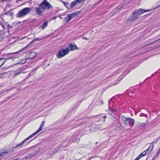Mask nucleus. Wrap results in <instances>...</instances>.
I'll return each instance as SVG.
<instances>
[{
  "mask_svg": "<svg viewBox=\"0 0 160 160\" xmlns=\"http://www.w3.org/2000/svg\"><path fill=\"white\" fill-rule=\"evenodd\" d=\"M31 9L29 8H26L19 11L16 16L17 18H21L27 15L30 12Z\"/></svg>",
  "mask_w": 160,
  "mask_h": 160,
  "instance_id": "nucleus-1",
  "label": "nucleus"
},
{
  "mask_svg": "<svg viewBox=\"0 0 160 160\" xmlns=\"http://www.w3.org/2000/svg\"><path fill=\"white\" fill-rule=\"evenodd\" d=\"M39 6L42 7L43 9H51L53 8L52 6L46 0H44L41 3L39 4Z\"/></svg>",
  "mask_w": 160,
  "mask_h": 160,
  "instance_id": "nucleus-2",
  "label": "nucleus"
},
{
  "mask_svg": "<svg viewBox=\"0 0 160 160\" xmlns=\"http://www.w3.org/2000/svg\"><path fill=\"white\" fill-rule=\"evenodd\" d=\"M69 53L68 48H67L66 49H61L58 53L57 54V57L58 58H60Z\"/></svg>",
  "mask_w": 160,
  "mask_h": 160,
  "instance_id": "nucleus-3",
  "label": "nucleus"
},
{
  "mask_svg": "<svg viewBox=\"0 0 160 160\" xmlns=\"http://www.w3.org/2000/svg\"><path fill=\"white\" fill-rule=\"evenodd\" d=\"M121 120L122 121H123L124 122H126V121L129 122V125L131 127H132L134 123V120L132 119L127 118L123 116H122L121 117Z\"/></svg>",
  "mask_w": 160,
  "mask_h": 160,
  "instance_id": "nucleus-4",
  "label": "nucleus"
},
{
  "mask_svg": "<svg viewBox=\"0 0 160 160\" xmlns=\"http://www.w3.org/2000/svg\"><path fill=\"white\" fill-rule=\"evenodd\" d=\"M40 40V39H39L38 38H37L35 39L34 40H33L30 42V43L29 44H28V45L26 46V47H25L24 48H22V49H20V50H19L17 52H13V53H8V54H6V56H9V55H10L11 54H15L17 53H18V52H21L23 51L26 48L28 47L29 46L30 44L33 43L34 41H36V40L39 41V40Z\"/></svg>",
  "mask_w": 160,
  "mask_h": 160,
  "instance_id": "nucleus-5",
  "label": "nucleus"
},
{
  "mask_svg": "<svg viewBox=\"0 0 160 160\" xmlns=\"http://www.w3.org/2000/svg\"><path fill=\"white\" fill-rule=\"evenodd\" d=\"M153 145L152 144H151L148 147V149L142 152L140 155H139L138 157H139V158L140 159L141 158L144 156L146 154L147 152L149 149H150V152H151L153 149Z\"/></svg>",
  "mask_w": 160,
  "mask_h": 160,
  "instance_id": "nucleus-6",
  "label": "nucleus"
},
{
  "mask_svg": "<svg viewBox=\"0 0 160 160\" xmlns=\"http://www.w3.org/2000/svg\"><path fill=\"white\" fill-rule=\"evenodd\" d=\"M151 10L150 9L144 10L142 9H139L138 10L135 12H134L136 13V15L138 16V17H139L142 13L146 12H149Z\"/></svg>",
  "mask_w": 160,
  "mask_h": 160,
  "instance_id": "nucleus-7",
  "label": "nucleus"
},
{
  "mask_svg": "<svg viewBox=\"0 0 160 160\" xmlns=\"http://www.w3.org/2000/svg\"><path fill=\"white\" fill-rule=\"evenodd\" d=\"M64 3L67 8H68V9H70L73 8L74 6L76 4L79 3L76 0L73 2H72L70 3V6H68L69 5L68 3H65V2H64Z\"/></svg>",
  "mask_w": 160,
  "mask_h": 160,
  "instance_id": "nucleus-8",
  "label": "nucleus"
},
{
  "mask_svg": "<svg viewBox=\"0 0 160 160\" xmlns=\"http://www.w3.org/2000/svg\"><path fill=\"white\" fill-rule=\"evenodd\" d=\"M36 10V12L40 16H42L43 15V13L45 11V9H43L42 7L39 6V7L35 8Z\"/></svg>",
  "mask_w": 160,
  "mask_h": 160,
  "instance_id": "nucleus-9",
  "label": "nucleus"
},
{
  "mask_svg": "<svg viewBox=\"0 0 160 160\" xmlns=\"http://www.w3.org/2000/svg\"><path fill=\"white\" fill-rule=\"evenodd\" d=\"M32 135H30L29 137H28V138H26L24 140H23V141L21 142L20 143L18 144L14 148H17L21 146H22L23 144L27 140L31 138L32 137Z\"/></svg>",
  "mask_w": 160,
  "mask_h": 160,
  "instance_id": "nucleus-10",
  "label": "nucleus"
},
{
  "mask_svg": "<svg viewBox=\"0 0 160 160\" xmlns=\"http://www.w3.org/2000/svg\"><path fill=\"white\" fill-rule=\"evenodd\" d=\"M80 13V11H78L76 12H75L71 14H68V16L69 17V18H70L71 20L76 17L77 16L79 15Z\"/></svg>",
  "mask_w": 160,
  "mask_h": 160,
  "instance_id": "nucleus-11",
  "label": "nucleus"
},
{
  "mask_svg": "<svg viewBox=\"0 0 160 160\" xmlns=\"http://www.w3.org/2000/svg\"><path fill=\"white\" fill-rule=\"evenodd\" d=\"M68 48V50L69 51H72L77 49V47L75 44H69L68 47L67 48Z\"/></svg>",
  "mask_w": 160,
  "mask_h": 160,
  "instance_id": "nucleus-12",
  "label": "nucleus"
},
{
  "mask_svg": "<svg viewBox=\"0 0 160 160\" xmlns=\"http://www.w3.org/2000/svg\"><path fill=\"white\" fill-rule=\"evenodd\" d=\"M45 122V121H43L42 122V123L41 125V126H40L39 128V129L35 133H33V134H32V136H34V135H36V134H37L38 133L40 132L42 130V128L44 126V125Z\"/></svg>",
  "mask_w": 160,
  "mask_h": 160,
  "instance_id": "nucleus-13",
  "label": "nucleus"
},
{
  "mask_svg": "<svg viewBox=\"0 0 160 160\" xmlns=\"http://www.w3.org/2000/svg\"><path fill=\"white\" fill-rule=\"evenodd\" d=\"M37 53L36 52H30L29 55V58H27L26 59H32L34 58L37 55Z\"/></svg>",
  "mask_w": 160,
  "mask_h": 160,
  "instance_id": "nucleus-14",
  "label": "nucleus"
},
{
  "mask_svg": "<svg viewBox=\"0 0 160 160\" xmlns=\"http://www.w3.org/2000/svg\"><path fill=\"white\" fill-rule=\"evenodd\" d=\"M138 17L136 15V13H133V16L128 19V20L130 22H132L136 19Z\"/></svg>",
  "mask_w": 160,
  "mask_h": 160,
  "instance_id": "nucleus-15",
  "label": "nucleus"
},
{
  "mask_svg": "<svg viewBox=\"0 0 160 160\" xmlns=\"http://www.w3.org/2000/svg\"><path fill=\"white\" fill-rule=\"evenodd\" d=\"M22 71V68H20L19 69L16 70L15 71V76H16L20 74Z\"/></svg>",
  "mask_w": 160,
  "mask_h": 160,
  "instance_id": "nucleus-16",
  "label": "nucleus"
},
{
  "mask_svg": "<svg viewBox=\"0 0 160 160\" xmlns=\"http://www.w3.org/2000/svg\"><path fill=\"white\" fill-rule=\"evenodd\" d=\"M146 124L144 123H138L137 124L138 127L140 129H142L143 128L145 127Z\"/></svg>",
  "mask_w": 160,
  "mask_h": 160,
  "instance_id": "nucleus-17",
  "label": "nucleus"
},
{
  "mask_svg": "<svg viewBox=\"0 0 160 160\" xmlns=\"http://www.w3.org/2000/svg\"><path fill=\"white\" fill-rule=\"evenodd\" d=\"M48 24V22L47 21L43 23V24L40 27V28L44 29L47 26Z\"/></svg>",
  "mask_w": 160,
  "mask_h": 160,
  "instance_id": "nucleus-18",
  "label": "nucleus"
},
{
  "mask_svg": "<svg viewBox=\"0 0 160 160\" xmlns=\"http://www.w3.org/2000/svg\"><path fill=\"white\" fill-rule=\"evenodd\" d=\"M6 62V59L3 58H0V67H1Z\"/></svg>",
  "mask_w": 160,
  "mask_h": 160,
  "instance_id": "nucleus-19",
  "label": "nucleus"
},
{
  "mask_svg": "<svg viewBox=\"0 0 160 160\" xmlns=\"http://www.w3.org/2000/svg\"><path fill=\"white\" fill-rule=\"evenodd\" d=\"M69 18V17L68 15L67 17H65L64 18V20L66 22V23H68L70 20H71L70 18Z\"/></svg>",
  "mask_w": 160,
  "mask_h": 160,
  "instance_id": "nucleus-20",
  "label": "nucleus"
},
{
  "mask_svg": "<svg viewBox=\"0 0 160 160\" xmlns=\"http://www.w3.org/2000/svg\"><path fill=\"white\" fill-rule=\"evenodd\" d=\"M3 21V19L2 18H0V24L2 26L3 28H5V27L2 25Z\"/></svg>",
  "mask_w": 160,
  "mask_h": 160,
  "instance_id": "nucleus-21",
  "label": "nucleus"
},
{
  "mask_svg": "<svg viewBox=\"0 0 160 160\" xmlns=\"http://www.w3.org/2000/svg\"><path fill=\"white\" fill-rule=\"evenodd\" d=\"M8 152H5L2 153L0 152V159H1L2 158L4 155L5 153H7Z\"/></svg>",
  "mask_w": 160,
  "mask_h": 160,
  "instance_id": "nucleus-22",
  "label": "nucleus"
},
{
  "mask_svg": "<svg viewBox=\"0 0 160 160\" xmlns=\"http://www.w3.org/2000/svg\"><path fill=\"white\" fill-rule=\"evenodd\" d=\"M139 116H140V117L144 116L147 118L148 117L147 114H144L143 113H141L140 114Z\"/></svg>",
  "mask_w": 160,
  "mask_h": 160,
  "instance_id": "nucleus-23",
  "label": "nucleus"
},
{
  "mask_svg": "<svg viewBox=\"0 0 160 160\" xmlns=\"http://www.w3.org/2000/svg\"><path fill=\"white\" fill-rule=\"evenodd\" d=\"M34 156V155H27V156L26 157V158H30L33 157Z\"/></svg>",
  "mask_w": 160,
  "mask_h": 160,
  "instance_id": "nucleus-24",
  "label": "nucleus"
},
{
  "mask_svg": "<svg viewBox=\"0 0 160 160\" xmlns=\"http://www.w3.org/2000/svg\"><path fill=\"white\" fill-rule=\"evenodd\" d=\"M14 58L13 57H9L8 58H3L4 59H6V61L8 60H9V59H13H13H14Z\"/></svg>",
  "mask_w": 160,
  "mask_h": 160,
  "instance_id": "nucleus-25",
  "label": "nucleus"
},
{
  "mask_svg": "<svg viewBox=\"0 0 160 160\" xmlns=\"http://www.w3.org/2000/svg\"><path fill=\"white\" fill-rule=\"evenodd\" d=\"M160 139V136L158 137V138L157 139V140H156V141L155 142V143H156L157 142V141Z\"/></svg>",
  "mask_w": 160,
  "mask_h": 160,
  "instance_id": "nucleus-26",
  "label": "nucleus"
},
{
  "mask_svg": "<svg viewBox=\"0 0 160 160\" xmlns=\"http://www.w3.org/2000/svg\"><path fill=\"white\" fill-rule=\"evenodd\" d=\"M78 3H80L81 2L84 1V0H77Z\"/></svg>",
  "mask_w": 160,
  "mask_h": 160,
  "instance_id": "nucleus-27",
  "label": "nucleus"
},
{
  "mask_svg": "<svg viewBox=\"0 0 160 160\" xmlns=\"http://www.w3.org/2000/svg\"><path fill=\"white\" fill-rule=\"evenodd\" d=\"M122 122L124 124H129V122H127V121H126V122H124L123 121H122Z\"/></svg>",
  "mask_w": 160,
  "mask_h": 160,
  "instance_id": "nucleus-28",
  "label": "nucleus"
},
{
  "mask_svg": "<svg viewBox=\"0 0 160 160\" xmlns=\"http://www.w3.org/2000/svg\"><path fill=\"white\" fill-rule=\"evenodd\" d=\"M160 153V148H159V149H158V151L157 152V154H158Z\"/></svg>",
  "mask_w": 160,
  "mask_h": 160,
  "instance_id": "nucleus-29",
  "label": "nucleus"
},
{
  "mask_svg": "<svg viewBox=\"0 0 160 160\" xmlns=\"http://www.w3.org/2000/svg\"><path fill=\"white\" fill-rule=\"evenodd\" d=\"M82 39H85V40H88V38H87L86 37H83L82 38Z\"/></svg>",
  "mask_w": 160,
  "mask_h": 160,
  "instance_id": "nucleus-30",
  "label": "nucleus"
},
{
  "mask_svg": "<svg viewBox=\"0 0 160 160\" xmlns=\"http://www.w3.org/2000/svg\"><path fill=\"white\" fill-rule=\"evenodd\" d=\"M56 18H57V17L56 16H54V17H53L52 19L54 20V19H56Z\"/></svg>",
  "mask_w": 160,
  "mask_h": 160,
  "instance_id": "nucleus-31",
  "label": "nucleus"
},
{
  "mask_svg": "<svg viewBox=\"0 0 160 160\" xmlns=\"http://www.w3.org/2000/svg\"><path fill=\"white\" fill-rule=\"evenodd\" d=\"M37 68L33 69L32 70L33 71L35 72L37 70Z\"/></svg>",
  "mask_w": 160,
  "mask_h": 160,
  "instance_id": "nucleus-32",
  "label": "nucleus"
},
{
  "mask_svg": "<svg viewBox=\"0 0 160 160\" xmlns=\"http://www.w3.org/2000/svg\"><path fill=\"white\" fill-rule=\"evenodd\" d=\"M19 63H20V62H18V63H16V64H15L14 65H17L18 64H19Z\"/></svg>",
  "mask_w": 160,
  "mask_h": 160,
  "instance_id": "nucleus-33",
  "label": "nucleus"
},
{
  "mask_svg": "<svg viewBox=\"0 0 160 160\" xmlns=\"http://www.w3.org/2000/svg\"><path fill=\"white\" fill-rule=\"evenodd\" d=\"M103 118L105 119L106 118V116H104L103 117Z\"/></svg>",
  "mask_w": 160,
  "mask_h": 160,
  "instance_id": "nucleus-34",
  "label": "nucleus"
},
{
  "mask_svg": "<svg viewBox=\"0 0 160 160\" xmlns=\"http://www.w3.org/2000/svg\"><path fill=\"white\" fill-rule=\"evenodd\" d=\"M160 40V39H158V40H157V41H159V40Z\"/></svg>",
  "mask_w": 160,
  "mask_h": 160,
  "instance_id": "nucleus-35",
  "label": "nucleus"
},
{
  "mask_svg": "<svg viewBox=\"0 0 160 160\" xmlns=\"http://www.w3.org/2000/svg\"><path fill=\"white\" fill-rule=\"evenodd\" d=\"M137 113V112H136V113H135V114H136Z\"/></svg>",
  "mask_w": 160,
  "mask_h": 160,
  "instance_id": "nucleus-36",
  "label": "nucleus"
},
{
  "mask_svg": "<svg viewBox=\"0 0 160 160\" xmlns=\"http://www.w3.org/2000/svg\"><path fill=\"white\" fill-rule=\"evenodd\" d=\"M30 73H29V75H30Z\"/></svg>",
  "mask_w": 160,
  "mask_h": 160,
  "instance_id": "nucleus-37",
  "label": "nucleus"
}]
</instances>
